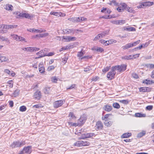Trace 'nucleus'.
I'll list each match as a JSON object with an SVG mask.
<instances>
[{
  "mask_svg": "<svg viewBox=\"0 0 154 154\" xmlns=\"http://www.w3.org/2000/svg\"><path fill=\"white\" fill-rule=\"evenodd\" d=\"M39 71L40 73H42L45 72V69L43 62L40 63L38 65Z\"/></svg>",
  "mask_w": 154,
  "mask_h": 154,
  "instance_id": "8",
  "label": "nucleus"
},
{
  "mask_svg": "<svg viewBox=\"0 0 154 154\" xmlns=\"http://www.w3.org/2000/svg\"><path fill=\"white\" fill-rule=\"evenodd\" d=\"M108 32L107 31H104L102 32L101 33L99 34L100 37L101 38H103L106 35L108 34Z\"/></svg>",
  "mask_w": 154,
  "mask_h": 154,
  "instance_id": "32",
  "label": "nucleus"
},
{
  "mask_svg": "<svg viewBox=\"0 0 154 154\" xmlns=\"http://www.w3.org/2000/svg\"><path fill=\"white\" fill-rule=\"evenodd\" d=\"M140 42V40H139L137 41L134 42L133 43H131L133 45L132 47L136 45L137 44H138Z\"/></svg>",
  "mask_w": 154,
  "mask_h": 154,
  "instance_id": "54",
  "label": "nucleus"
},
{
  "mask_svg": "<svg viewBox=\"0 0 154 154\" xmlns=\"http://www.w3.org/2000/svg\"><path fill=\"white\" fill-rule=\"evenodd\" d=\"M127 5L125 3H121L117 8V10L119 12H122L124 10L126 9Z\"/></svg>",
  "mask_w": 154,
  "mask_h": 154,
  "instance_id": "6",
  "label": "nucleus"
},
{
  "mask_svg": "<svg viewBox=\"0 0 154 154\" xmlns=\"http://www.w3.org/2000/svg\"><path fill=\"white\" fill-rule=\"evenodd\" d=\"M17 26V25H8V29H13L14 28H16Z\"/></svg>",
  "mask_w": 154,
  "mask_h": 154,
  "instance_id": "39",
  "label": "nucleus"
},
{
  "mask_svg": "<svg viewBox=\"0 0 154 154\" xmlns=\"http://www.w3.org/2000/svg\"><path fill=\"white\" fill-rule=\"evenodd\" d=\"M153 4V3L152 2H148L143 3L142 5H143V7H146L147 6H150L152 5Z\"/></svg>",
  "mask_w": 154,
  "mask_h": 154,
  "instance_id": "19",
  "label": "nucleus"
},
{
  "mask_svg": "<svg viewBox=\"0 0 154 154\" xmlns=\"http://www.w3.org/2000/svg\"><path fill=\"white\" fill-rule=\"evenodd\" d=\"M43 51H44L41 50L37 53L36 54L40 56H42V57H45L46 55V53L44 52ZM44 52L45 51H44Z\"/></svg>",
  "mask_w": 154,
  "mask_h": 154,
  "instance_id": "16",
  "label": "nucleus"
},
{
  "mask_svg": "<svg viewBox=\"0 0 154 154\" xmlns=\"http://www.w3.org/2000/svg\"><path fill=\"white\" fill-rule=\"evenodd\" d=\"M13 8V6L11 5H6V9L8 11H12Z\"/></svg>",
  "mask_w": 154,
  "mask_h": 154,
  "instance_id": "27",
  "label": "nucleus"
},
{
  "mask_svg": "<svg viewBox=\"0 0 154 154\" xmlns=\"http://www.w3.org/2000/svg\"><path fill=\"white\" fill-rule=\"evenodd\" d=\"M12 37L16 41H18L19 36L15 34L11 35Z\"/></svg>",
  "mask_w": 154,
  "mask_h": 154,
  "instance_id": "44",
  "label": "nucleus"
},
{
  "mask_svg": "<svg viewBox=\"0 0 154 154\" xmlns=\"http://www.w3.org/2000/svg\"><path fill=\"white\" fill-rule=\"evenodd\" d=\"M153 108V106L152 105H149L147 106L146 107V110L150 111Z\"/></svg>",
  "mask_w": 154,
  "mask_h": 154,
  "instance_id": "41",
  "label": "nucleus"
},
{
  "mask_svg": "<svg viewBox=\"0 0 154 154\" xmlns=\"http://www.w3.org/2000/svg\"><path fill=\"white\" fill-rule=\"evenodd\" d=\"M105 42L106 43V45H108L109 44H112V40H108V41H106V42Z\"/></svg>",
  "mask_w": 154,
  "mask_h": 154,
  "instance_id": "60",
  "label": "nucleus"
},
{
  "mask_svg": "<svg viewBox=\"0 0 154 154\" xmlns=\"http://www.w3.org/2000/svg\"><path fill=\"white\" fill-rule=\"evenodd\" d=\"M111 23H113V24L119 25V22L118 21V20H113V21H111Z\"/></svg>",
  "mask_w": 154,
  "mask_h": 154,
  "instance_id": "63",
  "label": "nucleus"
},
{
  "mask_svg": "<svg viewBox=\"0 0 154 154\" xmlns=\"http://www.w3.org/2000/svg\"><path fill=\"white\" fill-rule=\"evenodd\" d=\"M119 22V25H121L125 23V20H118Z\"/></svg>",
  "mask_w": 154,
  "mask_h": 154,
  "instance_id": "50",
  "label": "nucleus"
},
{
  "mask_svg": "<svg viewBox=\"0 0 154 154\" xmlns=\"http://www.w3.org/2000/svg\"><path fill=\"white\" fill-rule=\"evenodd\" d=\"M110 66H106V67L104 68L103 69L102 71L103 72L105 73L109 70V69H110Z\"/></svg>",
  "mask_w": 154,
  "mask_h": 154,
  "instance_id": "42",
  "label": "nucleus"
},
{
  "mask_svg": "<svg viewBox=\"0 0 154 154\" xmlns=\"http://www.w3.org/2000/svg\"><path fill=\"white\" fill-rule=\"evenodd\" d=\"M112 106L115 108L119 109L120 107L119 104L117 103H114L112 104Z\"/></svg>",
  "mask_w": 154,
  "mask_h": 154,
  "instance_id": "28",
  "label": "nucleus"
},
{
  "mask_svg": "<svg viewBox=\"0 0 154 154\" xmlns=\"http://www.w3.org/2000/svg\"><path fill=\"white\" fill-rule=\"evenodd\" d=\"M65 102V100L64 99L57 100L53 103V106L54 108H57L61 106Z\"/></svg>",
  "mask_w": 154,
  "mask_h": 154,
  "instance_id": "3",
  "label": "nucleus"
},
{
  "mask_svg": "<svg viewBox=\"0 0 154 154\" xmlns=\"http://www.w3.org/2000/svg\"><path fill=\"white\" fill-rule=\"evenodd\" d=\"M146 134V132L143 131L142 132L139 133L137 135V137H141L143 136H144Z\"/></svg>",
  "mask_w": 154,
  "mask_h": 154,
  "instance_id": "29",
  "label": "nucleus"
},
{
  "mask_svg": "<svg viewBox=\"0 0 154 154\" xmlns=\"http://www.w3.org/2000/svg\"><path fill=\"white\" fill-rule=\"evenodd\" d=\"M41 92L40 91H36L34 94V97L35 98L37 99H39L41 96Z\"/></svg>",
  "mask_w": 154,
  "mask_h": 154,
  "instance_id": "12",
  "label": "nucleus"
},
{
  "mask_svg": "<svg viewBox=\"0 0 154 154\" xmlns=\"http://www.w3.org/2000/svg\"><path fill=\"white\" fill-rule=\"evenodd\" d=\"M5 72V73L8 74L12 75V76H13V73L12 72L11 73L10 71L9 70V69H6L4 70Z\"/></svg>",
  "mask_w": 154,
  "mask_h": 154,
  "instance_id": "43",
  "label": "nucleus"
},
{
  "mask_svg": "<svg viewBox=\"0 0 154 154\" xmlns=\"http://www.w3.org/2000/svg\"><path fill=\"white\" fill-rule=\"evenodd\" d=\"M76 18H77V17H73L72 18H70L69 19V20L70 21L72 22H76Z\"/></svg>",
  "mask_w": 154,
  "mask_h": 154,
  "instance_id": "55",
  "label": "nucleus"
},
{
  "mask_svg": "<svg viewBox=\"0 0 154 154\" xmlns=\"http://www.w3.org/2000/svg\"><path fill=\"white\" fill-rule=\"evenodd\" d=\"M26 144L25 140H18L17 141H14L10 145V146L12 148L16 147H21L25 145Z\"/></svg>",
  "mask_w": 154,
  "mask_h": 154,
  "instance_id": "1",
  "label": "nucleus"
},
{
  "mask_svg": "<svg viewBox=\"0 0 154 154\" xmlns=\"http://www.w3.org/2000/svg\"><path fill=\"white\" fill-rule=\"evenodd\" d=\"M75 30L73 29H65L64 31H63V32H64V33H65L66 34H69V33H72L73 34L74 33Z\"/></svg>",
  "mask_w": 154,
  "mask_h": 154,
  "instance_id": "13",
  "label": "nucleus"
},
{
  "mask_svg": "<svg viewBox=\"0 0 154 154\" xmlns=\"http://www.w3.org/2000/svg\"><path fill=\"white\" fill-rule=\"evenodd\" d=\"M135 116L136 117H146V115L145 114H141L140 113H135Z\"/></svg>",
  "mask_w": 154,
  "mask_h": 154,
  "instance_id": "25",
  "label": "nucleus"
},
{
  "mask_svg": "<svg viewBox=\"0 0 154 154\" xmlns=\"http://www.w3.org/2000/svg\"><path fill=\"white\" fill-rule=\"evenodd\" d=\"M122 59L125 60H130L133 59L132 56V55H129V56H125L122 57Z\"/></svg>",
  "mask_w": 154,
  "mask_h": 154,
  "instance_id": "23",
  "label": "nucleus"
},
{
  "mask_svg": "<svg viewBox=\"0 0 154 154\" xmlns=\"http://www.w3.org/2000/svg\"><path fill=\"white\" fill-rule=\"evenodd\" d=\"M127 11H128V12L132 13L134 11L132 9V8L130 7H129L128 6H127V8H126Z\"/></svg>",
  "mask_w": 154,
  "mask_h": 154,
  "instance_id": "46",
  "label": "nucleus"
},
{
  "mask_svg": "<svg viewBox=\"0 0 154 154\" xmlns=\"http://www.w3.org/2000/svg\"><path fill=\"white\" fill-rule=\"evenodd\" d=\"M84 53H84V51H81L80 52H78L77 56L78 57H80L83 55Z\"/></svg>",
  "mask_w": 154,
  "mask_h": 154,
  "instance_id": "40",
  "label": "nucleus"
},
{
  "mask_svg": "<svg viewBox=\"0 0 154 154\" xmlns=\"http://www.w3.org/2000/svg\"><path fill=\"white\" fill-rule=\"evenodd\" d=\"M131 135V133H125L123 134L121 137L123 138H128L130 137Z\"/></svg>",
  "mask_w": 154,
  "mask_h": 154,
  "instance_id": "22",
  "label": "nucleus"
},
{
  "mask_svg": "<svg viewBox=\"0 0 154 154\" xmlns=\"http://www.w3.org/2000/svg\"><path fill=\"white\" fill-rule=\"evenodd\" d=\"M82 141L80 140L74 143V145L77 146H82Z\"/></svg>",
  "mask_w": 154,
  "mask_h": 154,
  "instance_id": "26",
  "label": "nucleus"
},
{
  "mask_svg": "<svg viewBox=\"0 0 154 154\" xmlns=\"http://www.w3.org/2000/svg\"><path fill=\"white\" fill-rule=\"evenodd\" d=\"M116 70L119 71V72L124 71L126 68L127 65L126 64H122L121 65L116 66H114Z\"/></svg>",
  "mask_w": 154,
  "mask_h": 154,
  "instance_id": "4",
  "label": "nucleus"
},
{
  "mask_svg": "<svg viewBox=\"0 0 154 154\" xmlns=\"http://www.w3.org/2000/svg\"><path fill=\"white\" fill-rule=\"evenodd\" d=\"M112 116V114H106L104 116L102 117V119L105 121L109 120L111 119L110 116Z\"/></svg>",
  "mask_w": 154,
  "mask_h": 154,
  "instance_id": "15",
  "label": "nucleus"
},
{
  "mask_svg": "<svg viewBox=\"0 0 154 154\" xmlns=\"http://www.w3.org/2000/svg\"><path fill=\"white\" fill-rule=\"evenodd\" d=\"M7 83L10 85L9 87L10 88L13 87V82L12 80L9 81H8Z\"/></svg>",
  "mask_w": 154,
  "mask_h": 154,
  "instance_id": "45",
  "label": "nucleus"
},
{
  "mask_svg": "<svg viewBox=\"0 0 154 154\" xmlns=\"http://www.w3.org/2000/svg\"><path fill=\"white\" fill-rule=\"evenodd\" d=\"M116 70L114 67H112L111 71L108 73L107 75V78L110 80H112L115 78V75L116 73Z\"/></svg>",
  "mask_w": 154,
  "mask_h": 154,
  "instance_id": "2",
  "label": "nucleus"
},
{
  "mask_svg": "<svg viewBox=\"0 0 154 154\" xmlns=\"http://www.w3.org/2000/svg\"><path fill=\"white\" fill-rule=\"evenodd\" d=\"M61 13L58 12H51L50 13V14L51 15H53L57 16H60L61 15Z\"/></svg>",
  "mask_w": 154,
  "mask_h": 154,
  "instance_id": "31",
  "label": "nucleus"
},
{
  "mask_svg": "<svg viewBox=\"0 0 154 154\" xmlns=\"http://www.w3.org/2000/svg\"><path fill=\"white\" fill-rule=\"evenodd\" d=\"M19 91L18 90H15L13 93V95L14 96V97H16L19 94Z\"/></svg>",
  "mask_w": 154,
  "mask_h": 154,
  "instance_id": "49",
  "label": "nucleus"
},
{
  "mask_svg": "<svg viewBox=\"0 0 154 154\" xmlns=\"http://www.w3.org/2000/svg\"><path fill=\"white\" fill-rule=\"evenodd\" d=\"M24 15V17L29 19L32 20L33 17V16L32 15H30L28 13H25Z\"/></svg>",
  "mask_w": 154,
  "mask_h": 154,
  "instance_id": "21",
  "label": "nucleus"
},
{
  "mask_svg": "<svg viewBox=\"0 0 154 154\" xmlns=\"http://www.w3.org/2000/svg\"><path fill=\"white\" fill-rule=\"evenodd\" d=\"M30 32H43V31L41 29H30Z\"/></svg>",
  "mask_w": 154,
  "mask_h": 154,
  "instance_id": "34",
  "label": "nucleus"
},
{
  "mask_svg": "<svg viewBox=\"0 0 154 154\" xmlns=\"http://www.w3.org/2000/svg\"><path fill=\"white\" fill-rule=\"evenodd\" d=\"M43 107V106L42 104H36L33 106L32 108L39 109Z\"/></svg>",
  "mask_w": 154,
  "mask_h": 154,
  "instance_id": "38",
  "label": "nucleus"
},
{
  "mask_svg": "<svg viewBox=\"0 0 154 154\" xmlns=\"http://www.w3.org/2000/svg\"><path fill=\"white\" fill-rule=\"evenodd\" d=\"M69 117H70V119H75V117L72 112H70L69 113Z\"/></svg>",
  "mask_w": 154,
  "mask_h": 154,
  "instance_id": "36",
  "label": "nucleus"
},
{
  "mask_svg": "<svg viewBox=\"0 0 154 154\" xmlns=\"http://www.w3.org/2000/svg\"><path fill=\"white\" fill-rule=\"evenodd\" d=\"M57 80V79L56 77H53L52 78L51 81L54 83H56Z\"/></svg>",
  "mask_w": 154,
  "mask_h": 154,
  "instance_id": "58",
  "label": "nucleus"
},
{
  "mask_svg": "<svg viewBox=\"0 0 154 154\" xmlns=\"http://www.w3.org/2000/svg\"><path fill=\"white\" fill-rule=\"evenodd\" d=\"M133 78L137 79L139 78L138 75L135 73H133L132 75Z\"/></svg>",
  "mask_w": 154,
  "mask_h": 154,
  "instance_id": "57",
  "label": "nucleus"
},
{
  "mask_svg": "<svg viewBox=\"0 0 154 154\" xmlns=\"http://www.w3.org/2000/svg\"><path fill=\"white\" fill-rule=\"evenodd\" d=\"M2 29L1 30H3V29H8V26L6 25H2Z\"/></svg>",
  "mask_w": 154,
  "mask_h": 154,
  "instance_id": "61",
  "label": "nucleus"
},
{
  "mask_svg": "<svg viewBox=\"0 0 154 154\" xmlns=\"http://www.w3.org/2000/svg\"><path fill=\"white\" fill-rule=\"evenodd\" d=\"M104 123L106 126L109 127L112 124L113 122L112 121L108 120L105 121Z\"/></svg>",
  "mask_w": 154,
  "mask_h": 154,
  "instance_id": "20",
  "label": "nucleus"
},
{
  "mask_svg": "<svg viewBox=\"0 0 154 154\" xmlns=\"http://www.w3.org/2000/svg\"><path fill=\"white\" fill-rule=\"evenodd\" d=\"M54 67L53 66H49L48 68V71H50L51 70H53L54 69Z\"/></svg>",
  "mask_w": 154,
  "mask_h": 154,
  "instance_id": "62",
  "label": "nucleus"
},
{
  "mask_svg": "<svg viewBox=\"0 0 154 154\" xmlns=\"http://www.w3.org/2000/svg\"><path fill=\"white\" fill-rule=\"evenodd\" d=\"M32 149V146H28L24 147L23 149V151L24 153H30L31 152Z\"/></svg>",
  "mask_w": 154,
  "mask_h": 154,
  "instance_id": "7",
  "label": "nucleus"
},
{
  "mask_svg": "<svg viewBox=\"0 0 154 154\" xmlns=\"http://www.w3.org/2000/svg\"><path fill=\"white\" fill-rule=\"evenodd\" d=\"M102 9H103L101 10V12H102L105 14L107 13L108 14H109L111 12L110 10L108 9H107L106 8H103Z\"/></svg>",
  "mask_w": 154,
  "mask_h": 154,
  "instance_id": "17",
  "label": "nucleus"
},
{
  "mask_svg": "<svg viewBox=\"0 0 154 154\" xmlns=\"http://www.w3.org/2000/svg\"><path fill=\"white\" fill-rule=\"evenodd\" d=\"M133 45L131 43H129L126 44L125 46H123L122 48L123 50L127 49L128 48L132 47Z\"/></svg>",
  "mask_w": 154,
  "mask_h": 154,
  "instance_id": "18",
  "label": "nucleus"
},
{
  "mask_svg": "<svg viewBox=\"0 0 154 154\" xmlns=\"http://www.w3.org/2000/svg\"><path fill=\"white\" fill-rule=\"evenodd\" d=\"M26 110V107L24 106H23L20 107V110L21 112H24Z\"/></svg>",
  "mask_w": 154,
  "mask_h": 154,
  "instance_id": "35",
  "label": "nucleus"
},
{
  "mask_svg": "<svg viewBox=\"0 0 154 154\" xmlns=\"http://www.w3.org/2000/svg\"><path fill=\"white\" fill-rule=\"evenodd\" d=\"M76 38L74 37L68 36V42L74 41L76 40Z\"/></svg>",
  "mask_w": 154,
  "mask_h": 154,
  "instance_id": "37",
  "label": "nucleus"
},
{
  "mask_svg": "<svg viewBox=\"0 0 154 154\" xmlns=\"http://www.w3.org/2000/svg\"><path fill=\"white\" fill-rule=\"evenodd\" d=\"M126 31L130 32V31H134L136 30L133 27H130L129 28H126Z\"/></svg>",
  "mask_w": 154,
  "mask_h": 154,
  "instance_id": "33",
  "label": "nucleus"
},
{
  "mask_svg": "<svg viewBox=\"0 0 154 154\" xmlns=\"http://www.w3.org/2000/svg\"><path fill=\"white\" fill-rule=\"evenodd\" d=\"M139 89V91L141 92H149L151 91V89L148 87H141Z\"/></svg>",
  "mask_w": 154,
  "mask_h": 154,
  "instance_id": "10",
  "label": "nucleus"
},
{
  "mask_svg": "<svg viewBox=\"0 0 154 154\" xmlns=\"http://www.w3.org/2000/svg\"><path fill=\"white\" fill-rule=\"evenodd\" d=\"M95 127L97 130L102 129L103 128L102 123L101 122L98 121L97 122Z\"/></svg>",
  "mask_w": 154,
  "mask_h": 154,
  "instance_id": "9",
  "label": "nucleus"
},
{
  "mask_svg": "<svg viewBox=\"0 0 154 154\" xmlns=\"http://www.w3.org/2000/svg\"><path fill=\"white\" fill-rule=\"evenodd\" d=\"M0 39L3 41L7 42L8 41V39L4 37H0Z\"/></svg>",
  "mask_w": 154,
  "mask_h": 154,
  "instance_id": "53",
  "label": "nucleus"
},
{
  "mask_svg": "<svg viewBox=\"0 0 154 154\" xmlns=\"http://www.w3.org/2000/svg\"><path fill=\"white\" fill-rule=\"evenodd\" d=\"M86 120V118L85 116H81L80 119L78 120L77 122V125L81 126L83 125Z\"/></svg>",
  "mask_w": 154,
  "mask_h": 154,
  "instance_id": "5",
  "label": "nucleus"
},
{
  "mask_svg": "<svg viewBox=\"0 0 154 154\" xmlns=\"http://www.w3.org/2000/svg\"><path fill=\"white\" fill-rule=\"evenodd\" d=\"M18 41H21V42L24 41L25 42H26V41H25V39L24 38H23L22 37H21L19 36V37L18 38Z\"/></svg>",
  "mask_w": 154,
  "mask_h": 154,
  "instance_id": "52",
  "label": "nucleus"
},
{
  "mask_svg": "<svg viewBox=\"0 0 154 154\" xmlns=\"http://www.w3.org/2000/svg\"><path fill=\"white\" fill-rule=\"evenodd\" d=\"M91 70V68L90 66H88L86 68L84 69V71L85 72H87L88 71H90Z\"/></svg>",
  "mask_w": 154,
  "mask_h": 154,
  "instance_id": "59",
  "label": "nucleus"
},
{
  "mask_svg": "<svg viewBox=\"0 0 154 154\" xmlns=\"http://www.w3.org/2000/svg\"><path fill=\"white\" fill-rule=\"evenodd\" d=\"M82 146H88L90 145V143L87 141H82Z\"/></svg>",
  "mask_w": 154,
  "mask_h": 154,
  "instance_id": "30",
  "label": "nucleus"
},
{
  "mask_svg": "<svg viewBox=\"0 0 154 154\" xmlns=\"http://www.w3.org/2000/svg\"><path fill=\"white\" fill-rule=\"evenodd\" d=\"M94 135V134L93 133L85 134H84V137H82V138L84 139V138L91 137Z\"/></svg>",
  "mask_w": 154,
  "mask_h": 154,
  "instance_id": "14",
  "label": "nucleus"
},
{
  "mask_svg": "<svg viewBox=\"0 0 154 154\" xmlns=\"http://www.w3.org/2000/svg\"><path fill=\"white\" fill-rule=\"evenodd\" d=\"M76 85L73 84L70 87L67 88V89H73L75 88Z\"/></svg>",
  "mask_w": 154,
  "mask_h": 154,
  "instance_id": "51",
  "label": "nucleus"
},
{
  "mask_svg": "<svg viewBox=\"0 0 154 154\" xmlns=\"http://www.w3.org/2000/svg\"><path fill=\"white\" fill-rule=\"evenodd\" d=\"M99 34H98L97 35L95 36L94 38V41H96L97 40L99 39L100 37Z\"/></svg>",
  "mask_w": 154,
  "mask_h": 154,
  "instance_id": "64",
  "label": "nucleus"
},
{
  "mask_svg": "<svg viewBox=\"0 0 154 154\" xmlns=\"http://www.w3.org/2000/svg\"><path fill=\"white\" fill-rule=\"evenodd\" d=\"M119 102L125 104H127L128 103V101L127 100H120Z\"/></svg>",
  "mask_w": 154,
  "mask_h": 154,
  "instance_id": "47",
  "label": "nucleus"
},
{
  "mask_svg": "<svg viewBox=\"0 0 154 154\" xmlns=\"http://www.w3.org/2000/svg\"><path fill=\"white\" fill-rule=\"evenodd\" d=\"M44 90V92L45 93L48 94L49 92L50 88H46Z\"/></svg>",
  "mask_w": 154,
  "mask_h": 154,
  "instance_id": "48",
  "label": "nucleus"
},
{
  "mask_svg": "<svg viewBox=\"0 0 154 154\" xmlns=\"http://www.w3.org/2000/svg\"><path fill=\"white\" fill-rule=\"evenodd\" d=\"M103 110L108 112L110 111L112 109V107L111 106L109 105H105L103 107Z\"/></svg>",
  "mask_w": 154,
  "mask_h": 154,
  "instance_id": "11",
  "label": "nucleus"
},
{
  "mask_svg": "<svg viewBox=\"0 0 154 154\" xmlns=\"http://www.w3.org/2000/svg\"><path fill=\"white\" fill-rule=\"evenodd\" d=\"M71 46H66L65 47H63L61 48V49L63 50H66L68 49L71 48Z\"/></svg>",
  "mask_w": 154,
  "mask_h": 154,
  "instance_id": "56",
  "label": "nucleus"
},
{
  "mask_svg": "<svg viewBox=\"0 0 154 154\" xmlns=\"http://www.w3.org/2000/svg\"><path fill=\"white\" fill-rule=\"evenodd\" d=\"M76 19V22H81L86 20V18H85L84 17H77Z\"/></svg>",
  "mask_w": 154,
  "mask_h": 154,
  "instance_id": "24",
  "label": "nucleus"
}]
</instances>
